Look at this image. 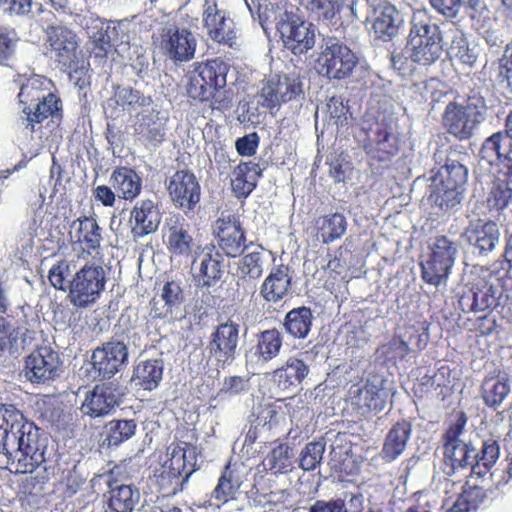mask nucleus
<instances>
[{
  "mask_svg": "<svg viewBox=\"0 0 512 512\" xmlns=\"http://www.w3.org/2000/svg\"><path fill=\"white\" fill-rule=\"evenodd\" d=\"M512 201V163L506 165L505 171H499L487 198L491 210L501 211Z\"/></svg>",
  "mask_w": 512,
  "mask_h": 512,
  "instance_id": "obj_34",
  "label": "nucleus"
},
{
  "mask_svg": "<svg viewBox=\"0 0 512 512\" xmlns=\"http://www.w3.org/2000/svg\"><path fill=\"white\" fill-rule=\"evenodd\" d=\"M292 271L288 265L274 266L260 286V296L265 302L278 303L292 290Z\"/></svg>",
  "mask_w": 512,
  "mask_h": 512,
  "instance_id": "obj_26",
  "label": "nucleus"
},
{
  "mask_svg": "<svg viewBox=\"0 0 512 512\" xmlns=\"http://www.w3.org/2000/svg\"><path fill=\"white\" fill-rule=\"evenodd\" d=\"M120 404V393L111 384L96 385L87 393L81 411L91 418L104 417L115 411Z\"/></svg>",
  "mask_w": 512,
  "mask_h": 512,
  "instance_id": "obj_24",
  "label": "nucleus"
},
{
  "mask_svg": "<svg viewBox=\"0 0 512 512\" xmlns=\"http://www.w3.org/2000/svg\"><path fill=\"white\" fill-rule=\"evenodd\" d=\"M325 445L318 441L309 442L300 454L299 465L305 471L314 470L321 462Z\"/></svg>",
  "mask_w": 512,
  "mask_h": 512,
  "instance_id": "obj_60",
  "label": "nucleus"
},
{
  "mask_svg": "<svg viewBox=\"0 0 512 512\" xmlns=\"http://www.w3.org/2000/svg\"><path fill=\"white\" fill-rule=\"evenodd\" d=\"M168 459L162 464V497L176 494L195 471L197 448L188 441H174L167 448Z\"/></svg>",
  "mask_w": 512,
  "mask_h": 512,
  "instance_id": "obj_5",
  "label": "nucleus"
},
{
  "mask_svg": "<svg viewBox=\"0 0 512 512\" xmlns=\"http://www.w3.org/2000/svg\"><path fill=\"white\" fill-rule=\"evenodd\" d=\"M107 275L104 267L95 261L85 263L70 279L68 299L77 308L95 304L105 290Z\"/></svg>",
  "mask_w": 512,
  "mask_h": 512,
  "instance_id": "obj_6",
  "label": "nucleus"
},
{
  "mask_svg": "<svg viewBox=\"0 0 512 512\" xmlns=\"http://www.w3.org/2000/svg\"><path fill=\"white\" fill-rule=\"evenodd\" d=\"M386 380L374 375L363 384H353L348 391L352 411L359 417L377 414L385 408L387 394L384 391Z\"/></svg>",
  "mask_w": 512,
  "mask_h": 512,
  "instance_id": "obj_15",
  "label": "nucleus"
},
{
  "mask_svg": "<svg viewBox=\"0 0 512 512\" xmlns=\"http://www.w3.org/2000/svg\"><path fill=\"white\" fill-rule=\"evenodd\" d=\"M302 93V83L298 78L275 74L261 81L256 97L258 104L275 116L283 104L297 99Z\"/></svg>",
  "mask_w": 512,
  "mask_h": 512,
  "instance_id": "obj_11",
  "label": "nucleus"
},
{
  "mask_svg": "<svg viewBox=\"0 0 512 512\" xmlns=\"http://www.w3.org/2000/svg\"><path fill=\"white\" fill-rule=\"evenodd\" d=\"M361 131L365 136L362 148L370 159L388 162L399 153L401 139L392 119L386 116L364 119Z\"/></svg>",
  "mask_w": 512,
  "mask_h": 512,
  "instance_id": "obj_4",
  "label": "nucleus"
},
{
  "mask_svg": "<svg viewBox=\"0 0 512 512\" xmlns=\"http://www.w3.org/2000/svg\"><path fill=\"white\" fill-rule=\"evenodd\" d=\"M75 268L73 261L59 260L49 270L48 279L51 285L57 290L69 292L70 279L74 275Z\"/></svg>",
  "mask_w": 512,
  "mask_h": 512,
  "instance_id": "obj_56",
  "label": "nucleus"
},
{
  "mask_svg": "<svg viewBox=\"0 0 512 512\" xmlns=\"http://www.w3.org/2000/svg\"><path fill=\"white\" fill-rule=\"evenodd\" d=\"M270 469L275 473L287 471L291 465L289 447L287 444H279L268 455Z\"/></svg>",
  "mask_w": 512,
  "mask_h": 512,
  "instance_id": "obj_63",
  "label": "nucleus"
},
{
  "mask_svg": "<svg viewBox=\"0 0 512 512\" xmlns=\"http://www.w3.org/2000/svg\"><path fill=\"white\" fill-rule=\"evenodd\" d=\"M185 220L180 215H172L166 219L168 230L167 249L171 256L188 257L193 248V238L185 228Z\"/></svg>",
  "mask_w": 512,
  "mask_h": 512,
  "instance_id": "obj_30",
  "label": "nucleus"
},
{
  "mask_svg": "<svg viewBox=\"0 0 512 512\" xmlns=\"http://www.w3.org/2000/svg\"><path fill=\"white\" fill-rule=\"evenodd\" d=\"M259 104L253 101H241L238 106V120L242 124L258 125L261 123Z\"/></svg>",
  "mask_w": 512,
  "mask_h": 512,
  "instance_id": "obj_64",
  "label": "nucleus"
},
{
  "mask_svg": "<svg viewBox=\"0 0 512 512\" xmlns=\"http://www.w3.org/2000/svg\"><path fill=\"white\" fill-rule=\"evenodd\" d=\"M357 63L358 58L355 53L342 43L327 45L317 59L319 73L336 80L351 76Z\"/></svg>",
  "mask_w": 512,
  "mask_h": 512,
  "instance_id": "obj_17",
  "label": "nucleus"
},
{
  "mask_svg": "<svg viewBox=\"0 0 512 512\" xmlns=\"http://www.w3.org/2000/svg\"><path fill=\"white\" fill-rule=\"evenodd\" d=\"M72 228L76 229L77 241L88 250L96 251L100 248L102 236L97 221L92 217L78 218L73 221Z\"/></svg>",
  "mask_w": 512,
  "mask_h": 512,
  "instance_id": "obj_44",
  "label": "nucleus"
},
{
  "mask_svg": "<svg viewBox=\"0 0 512 512\" xmlns=\"http://www.w3.org/2000/svg\"><path fill=\"white\" fill-rule=\"evenodd\" d=\"M128 346L123 341H108L96 348L91 356L94 379H110L127 363Z\"/></svg>",
  "mask_w": 512,
  "mask_h": 512,
  "instance_id": "obj_19",
  "label": "nucleus"
},
{
  "mask_svg": "<svg viewBox=\"0 0 512 512\" xmlns=\"http://www.w3.org/2000/svg\"><path fill=\"white\" fill-rule=\"evenodd\" d=\"M410 351L411 348L398 334H395L388 343L382 346L383 355L394 363L404 360Z\"/></svg>",
  "mask_w": 512,
  "mask_h": 512,
  "instance_id": "obj_62",
  "label": "nucleus"
},
{
  "mask_svg": "<svg viewBox=\"0 0 512 512\" xmlns=\"http://www.w3.org/2000/svg\"><path fill=\"white\" fill-rule=\"evenodd\" d=\"M229 66L220 58L208 59L194 64L188 91L200 101L215 97L226 86Z\"/></svg>",
  "mask_w": 512,
  "mask_h": 512,
  "instance_id": "obj_10",
  "label": "nucleus"
},
{
  "mask_svg": "<svg viewBox=\"0 0 512 512\" xmlns=\"http://www.w3.org/2000/svg\"><path fill=\"white\" fill-rule=\"evenodd\" d=\"M313 314L309 307L301 306L290 310L283 321L288 335L295 339H304L312 328Z\"/></svg>",
  "mask_w": 512,
  "mask_h": 512,
  "instance_id": "obj_38",
  "label": "nucleus"
},
{
  "mask_svg": "<svg viewBox=\"0 0 512 512\" xmlns=\"http://www.w3.org/2000/svg\"><path fill=\"white\" fill-rule=\"evenodd\" d=\"M468 418L464 411H459L441 436L445 474L451 477L458 469L470 468L471 475L482 477L496 464L500 456V446L495 439L482 441L479 449L472 442L460 439L465 431Z\"/></svg>",
  "mask_w": 512,
  "mask_h": 512,
  "instance_id": "obj_2",
  "label": "nucleus"
},
{
  "mask_svg": "<svg viewBox=\"0 0 512 512\" xmlns=\"http://www.w3.org/2000/svg\"><path fill=\"white\" fill-rule=\"evenodd\" d=\"M304 360L291 356L271 373V381L282 391L297 387L309 374Z\"/></svg>",
  "mask_w": 512,
  "mask_h": 512,
  "instance_id": "obj_29",
  "label": "nucleus"
},
{
  "mask_svg": "<svg viewBox=\"0 0 512 512\" xmlns=\"http://www.w3.org/2000/svg\"><path fill=\"white\" fill-rule=\"evenodd\" d=\"M439 183L451 187L464 189L467 182L468 170L460 162L447 159L445 165L439 171Z\"/></svg>",
  "mask_w": 512,
  "mask_h": 512,
  "instance_id": "obj_55",
  "label": "nucleus"
},
{
  "mask_svg": "<svg viewBox=\"0 0 512 512\" xmlns=\"http://www.w3.org/2000/svg\"><path fill=\"white\" fill-rule=\"evenodd\" d=\"M468 243L480 254L491 252L499 241V228L494 221L477 219L469 223L464 231Z\"/></svg>",
  "mask_w": 512,
  "mask_h": 512,
  "instance_id": "obj_27",
  "label": "nucleus"
},
{
  "mask_svg": "<svg viewBox=\"0 0 512 512\" xmlns=\"http://www.w3.org/2000/svg\"><path fill=\"white\" fill-rule=\"evenodd\" d=\"M429 326L427 320H415L404 324L398 335L411 349L422 351L429 341Z\"/></svg>",
  "mask_w": 512,
  "mask_h": 512,
  "instance_id": "obj_47",
  "label": "nucleus"
},
{
  "mask_svg": "<svg viewBox=\"0 0 512 512\" xmlns=\"http://www.w3.org/2000/svg\"><path fill=\"white\" fill-rule=\"evenodd\" d=\"M397 11L394 7H385L373 22L372 30L376 38L391 40L398 32Z\"/></svg>",
  "mask_w": 512,
  "mask_h": 512,
  "instance_id": "obj_50",
  "label": "nucleus"
},
{
  "mask_svg": "<svg viewBox=\"0 0 512 512\" xmlns=\"http://www.w3.org/2000/svg\"><path fill=\"white\" fill-rule=\"evenodd\" d=\"M262 176L260 165L253 161H241L231 173V189L241 199L247 198L256 188Z\"/></svg>",
  "mask_w": 512,
  "mask_h": 512,
  "instance_id": "obj_28",
  "label": "nucleus"
},
{
  "mask_svg": "<svg viewBox=\"0 0 512 512\" xmlns=\"http://www.w3.org/2000/svg\"><path fill=\"white\" fill-rule=\"evenodd\" d=\"M510 390L507 378L499 375H488L481 384V398L487 407L497 409L508 396Z\"/></svg>",
  "mask_w": 512,
  "mask_h": 512,
  "instance_id": "obj_36",
  "label": "nucleus"
},
{
  "mask_svg": "<svg viewBox=\"0 0 512 512\" xmlns=\"http://www.w3.org/2000/svg\"><path fill=\"white\" fill-rule=\"evenodd\" d=\"M139 498V491L131 485L111 487L105 512H132Z\"/></svg>",
  "mask_w": 512,
  "mask_h": 512,
  "instance_id": "obj_39",
  "label": "nucleus"
},
{
  "mask_svg": "<svg viewBox=\"0 0 512 512\" xmlns=\"http://www.w3.org/2000/svg\"><path fill=\"white\" fill-rule=\"evenodd\" d=\"M411 424L406 421L396 422L388 431L381 449V458L385 462H392L397 459L405 450L411 436Z\"/></svg>",
  "mask_w": 512,
  "mask_h": 512,
  "instance_id": "obj_31",
  "label": "nucleus"
},
{
  "mask_svg": "<svg viewBox=\"0 0 512 512\" xmlns=\"http://www.w3.org/2000/svg\"><path fill=\"white\" fill-rule=\"evenodd\" d=\"M131 214L136 222L133 230L139 235L156 231L160 223V213L150 200H144L139 206H135Z\"/></svg>",
  "mask_w": 512,
  "mask_h": 512,
  "instance_id": "obj_40",
  "label": "nucleus"
},
{
  "mask_svg": "<svg viewBox=\"0 0 512 512\" xmlns=\"http://www.w3.org/2000/svg\"><path fill=\"white\" fill-rule=\"evenodd\" d=\"M283 345V335L277 328L259 332L256 335L254 355L262 362H269L276 358Z\"/></svg>",
  "mask_w": 512,
  "mask_h": 512,
  "instance_id": "obj_37",
  "label": "nucleus"
},
{
  "mask_svg": "<svg viewBox=\"0 0 512 512\" xmlns=\"http://www.w3.org/2000/svg\"><path fill=\"white\" fill-rule=\"evenodd\" d=\"M486 110V101L480 90L472 88L462 101L454 100L446 105L442 114V124L447 133L456 139L468 140L484 120Z\"/></svg>",
  "mask_w": 512,
  "mask_h": 512,
  "instance_id": "obj_3",
  "label": "nucleus"
},
{
  "mask_svg": "<svg viewBox=\"0 0 512 512\" xmlns=\"http://www.w3.org/2000/svg\"><path fill=\"white\" fill-rule=\"evenodd\" d=\"M487 499L486 490L477 485H470L468 482L462 488L451 508L444 512H473L476 511Z\"/></svg>",
  "mask_w": 512,
  "mask_h": 512,
  "instance_id": "obj_42",
  "label": "nucleus"
},
{
  "mask_svg": "<svg viewBox=\"0 0 512 512\" xmlns=\"http://www.w3.org/2000/svg\"><path fill=\"white\" fill-rule=\"evenodd\" d=\"M144 331L151 347H155L160 342V309L155 297L150 301L148 314L145 315Z\"/></svg>",
  "mask_w": 512,
  "mask_h": 512,
  "instance_id": "obj_58",
  "label": "nucleus"
},
{
  "mask_svg": "<svg viewBox=\"0 0 512 512\" xmlns=\"http://www.w3.org/2000/svg\"><path fill=\"white\" fill-rule=\"evenodd\" d=\"M316 238L323 244H330L341 239L348 227L346 217L340 212H333L315 219Z\"/></svg>",
  "mask_w": 512,
  "mask_h": 512,
  "instance_id": "obj_33",
  "label": "nucleus"
},
{
  "mask_svg": "<svg viewBox=\"0 0 512 512\" xmlns=\"http://www.w3.org/2000/svg\"><path fill=\"white\" fill-rule=\"evenodd\" d=\"M250 389V379L246 376H225L221 387L217 391L215 395V399L225 400L227 398H232L239 396L248 392Z\"/></svg>",
  "mask_w": 512,
  "mask_h": 512,
  "instance_id": "obj_57",
  "label": "nucleus"
},
{
  "mask_svg": "<svg viewBox=\"0 0 512 512\" xmlns=\"http://www.w3.org/2000/svg\"><path fill=\"white\" fill-rule=\"evenodd\" d=\"M61 364L58 352L47 346L39 347L26 357L24 377L32 384H48L59 376Z\"/></svg>",
  "mask_w": 512,
  "mask_h": 512,
  "instance_id": "obj_18",
  "label": "nucleus"
},
{
  "mask_svg": "<svg viewBox=\"0 0 512 512\" xmlns=\"http://www.w3.org/2000/svg\"><path fill=\"white\" fill-rule=\"evenodd\" d=\"M280 414V406L272 402H260L253 408L252 421L256 428L270 431L278 425Z\"/></svg>",
  "mask_w": 512,
  "mask_h": 512,
  "instance_id": "obj_51",
  "label": "nucleus"
},
{
  "mask_svg": "<svg viewBox=\"0 0 512 512\" xmlns=\"http://www.w3.org/2000/svg\"><path fill=\"white\" fill-rule=\"evenodd\" d=\"M464 189L436 183L430 194V200L441 210L447 211L459 205Z\"/></svg>",
  "mask_w": 512,
  "mask_h": 512,
  "instance_id": "obj_54",
  "label": "nucleus"
},
{
  "mask_svg": "<svg viewBox=\"0 0 512 512\" xmlns=\"http://www.w3.org/2000/svg\"><path fill=\"white\" fill-rule=\"evenodd\" d=\"M47 118L59 124L62 119L61 100L53 93L45 94L33 107L25 106L21 109L16 121V130L25 139H33L34 134Z\"/></svg>",
  "mask_w": 512,
  "mask_h": 512,
  "instance_id": "obj_14",
  "label": "nucleus"
},
{
  "mask_svg": "<svg viewBox=\"0 0 512 512\" xmlns=\"http://www.w3.org/2000/svg\"><path fill=\"white\" fill-rule=\"evenodd\" d=\"M510 146L511 143L506 134L496 132L484 141L480 149V155L483 159H487L491 163L501 159H507L511 162L512 151Z\"/></svg>",
  "mask_w": 512,
  "mask_h": 512,
  "instance_id": "obj_45",
  "label": "nucleus"
},
{
  "mask_svg": "<svg viewBox=\"0 0 512 512\" xmlns=\"http://www.w3.org/2000/svg\"><path fill=\"white\" fill-rule=\"evenodd\" d=\"M494 281L498 278L491 272L477 276L468 283L458 303L464 313L492 311L498 305L500 292Z\"/></svg>",
  "mask_w": 512,
  "mask_h": 512,
  "instance_id": "obj_13",
  "label": "nucleus"
},
{
  "mask_svg": "<svg viewBox=\"0 0 512 512\" xmlns=\"http://www.w3.org/2000/svg\"><path fill=\"white\" fill-rule=\"evenodd\" d=\"M218 247L228 257L241 255L246 248V234L239 216L222 214L213 224Z\"/></svg>",
  "mask_w": 512,
  "mask_h": 512,
  "instance_id": "obj_21",
  "label": "nucleus"
},
{
  "mask_svg": "<svg viewBox=\"0 0 512 512\" xmlns=\"http://www.w3.org/2000/svg\"><path fill=\"white\" fill-rule=\"evenodd\" d=\"M411 59L421 65L429 66L442 54V35L439 27L429 19L413 17L409 34Z\"/></svg>",
  "mask_w": 512,
  "mask_h": 512,
  "instance_id": "obj_8",
  "label": "nucleus"
},
{
  "mask_svg": "<svg viewBox=\"0 0 512 512\" xmlns=\"http://www.w3.org/2000/svg\"><path fill=\"white\" fill-rule=\"evenodd\" d=\"M136 385L148 391L156 389L160 382V365L157 359L142 361L134 372Z\"/></svg>",
  "mask_w": 512,
  "mask_h": 512,
  "instance_id": "obj_49",
  "label": "nucleus"
},
{
  "mask_svg": "<svg viewBox=\"0 0 512 512\" xmlns=\"http://www.w3.org/2000/svg\"><path fill=\"white\" fill-rule=\"evenodd\" d=\"M105 428V441L109 446H118L135 434L137 424L133 419H120L110 421Z\"/></svg>",
  "mask_w": 512,
  "mask_h": 512,
  "instance_id": "obj_52",
  "label": "nucleus"
},
{
  "mask_svg": "<svg viewBox=\"0 0 512 512\" xmlns=\"http://www.w3.org/2000/svg\"><path fill=\"white\" fill-rule=\"evenodd\" d=\"M280 38L294 55H301L315 45V26L298 11L286 10L276 25Z\"/></svg>",
  "mask_w": 512,
  "mask_h": 512,
  "instance_id": "obj_12",
  "label": "nucleus"
},
{
  "mask_svg": "<svg viewBox=\"0 0 512 512\" xmlns=\"http://www.w3.org/2000/svg\"><path fill=\"white\" fill-rule=\"evenodd\" d=\"M456 246L447 236L435 238L430 246V254L424 263H421L423 280L431 285L438 286L442 280L447 279L456 255Z\"/></svg>",
  "mask_w": 512,
  "mask_h": 512,
  "instance_id": "obj_16",
  "label": "nucleus"
},
{
  "mask_svg": "<svg viewBox=\"0 0 512 512\" xmlns=\"http://www.w3.org/2000/svg\"><path fill=\"white\" fill-rule=\"evenodd\" d=\"M242 484L241 464L228 461L218 478L217 485L210 493V506L220 508L228 502L236 500Z\"/></svg>",
  "mask_w": 512,
  "mask_h": 512,
  "instance_id": "obj_23",
  "label": "nucleus"
},
{
  "mask_svg": "<svg viewBox=\"0 0 512 512\" xmlns=\"http://www.w3.org/2000/svg\"><path fill=\"white\" fill-rule=\"evenodd\" d=\"M40 429L13 405L0 406V466L32 473L44 461Z\"/></svg>",
  "mask_w": 512,
  "mask_h": 512,
  "instance_id": "obj_1",
  "label": "nucleus"
},
{
  "mask_svg": "<svg viewBox=\"0 0 512 512\" xmlns=\"http://www.w3.org/2000/svg\"><path fill=\"white\" fill-rule=\"evenodd\" d=\"M444 367L434 372L432 375L425 374L419 377L413 385L412 391L415 397L418 399H424L429 397H442L443 389L445 384L443 383L444 373L442 370Z\"/></svg>",
  "mask_w": 512,
  "mask_h": 512,
  "instance_id": "obj_48",
  "label": "nucleus"
},
{
  "mask_svg": "<svg viewBox=\"0 0 512 512\" xmlns=\"http://www.w3.org/2000/svg\"><path fill=\"white\" fill-rule=\"evenodd\" d=\"M46 55L57 63L60 69L72 75L85 68L79 50L77 35L63 26H50L46 30Z\"/></svg>",
  "mask_w": 512,
  "mask_h": 512,
  "instance_id": "obj_7",
  "label": "nucleus"
},
{
  "mask_svg": "<svg viewBox=\"0 0 512 512\" xmlns=\"http://www.w3.org/2000/svg\"><path fill=\"white\" fill-rule=\"evenodd\" d=\"M162 300H164L166 307L165 316L170 314L171 318H176L178 314H181L185 302V293L180 282L167 281L162 287Z\"/></svg>",
  "mask_w": 512,
  "mask_h": 512,
  "instance_id": "obj_53",
  "label": "nucleus"
},
{
  "mask_svg": "<svg viewBox=\"0 0 512 512\" xmlns=\"http://www.w3.org/2000/svg\"><path fill=\"white\" fill-rule=\"evenodd\" d=\"M167 191L173 205L185 214L195 209L200 201L201 186L188 170H178L169 179Z\"/></svg>",
  "mask_w": 512,
  "mask_h": 512,
  "instance_id": "obj_20",
  "label": "nucleus"
},
{
  "mask_svg": "<svg viewBox=\"0 0 512 512\" xmlns=\"http://www.w3.org/2000/svg\"><path fill=\"white\" fill-rule=\"evenodd\" d=\"M151 102L150 97L141 95L138 90L118 86L115 89L114 95L107 100L106 109L120 108V110L124 111L136 107L149 106Z\"/></svg>",
  "mask_w": 512,
  "mask_h": 512,
  "instance_id": "obj_41",
  "label": "nucleus"
},
{
  "mask_svg": "<svg viewBox=\"0 0 512 512\" xmlns=\"http://www.w3.org/2000/svg\"><path fill=\"white\" fill-rule=\"evenodd\" d=\"M13 83L19 87L17 97L22 108H25V106L33 107L45 95L41 88L42 80L36 75L27 77L26 75L17 74Z\"/></svg>",
  "mask_w": 512,
  "mask_h": 512,
  "instance_id": "obj_43",
  "label": "nucleus"
},
{
  "mask_svg": "<svg viewBox=\"0 0 512 512\" xmlns=\"http://www.w3.org/2000/svg\"><path fill=\"white\" fill-rule=\"evenodd\" d=\"M197 39L194 34L186 28H169L162 39L164 54L173 63H185L195 57Z\"/></svg>",
  "mask_w": 512,
  "mask_h": 512,
  "instance_id": "obj_22",
  "label": "nucleus"
},
{
  "mask_svg": "<svg viewBox=\"0 0 512 512\" xmlns=\"http://www.w3.org/2000/svg\"><path fill=\"white\" fill-rule=\"evenodd\" d=\"M198 284L205 287L215 285L223 274V257L215 247H206L199 256Z\"/></svg>",
  "mask_w": 512,
  "mask_h": 512,
  "instance_id": "obj_32",
  "label": "nucleus"
},
{
  "mask_svg": "<svg viewBox=\"0 0 512 512\" xmlns=\"http://www.w3.org/2000/svg\"><path fill=\"white\" fill-rule=\"evenodd\" d=\"M236 272L259 279L263 274V254L260 251L245 254L239 259Z\"/></svg>",
  "mask_w": 512,
  "mask_h": 512,
  "instance_id": "obj_59",
  "label": "nucleus"
},
{
  "mask_svg": "<svg viewBox=\"0 0 512 512\" xmlns=\"http://www.w3.org/2000/svg\"><path fill=\"white\" fill-rule=\"evenodd\" d=\"M239 333L240 325L230 318L217 324L211 331L206 345L207 363L211 362L218 372L235 361L238 354Z\"/></svg>",
  "mask_w": 512,
  "mask_h": 512,
  "instance_id": "obj_9",
  "label": "nucleus"
},
{
  "mask_svg": "<svg viewBox=\"0 0 512 512\" xmlns=\"http://www.w3.org/2000/svg\"><path fill=\"white\" fill-rule=\"evenodd\" d=\"M117 33V27H111L110 23L106 26L101 22V27L97 29V31H92L89 33V37L94 42V49L98 50L96 54L98 56H104L111 48V41L114 39L115 34Z\"/></svg>",
  "mask_w": 512,
  "mask_h": 512,
  "instance_id": "obj_61",
  "label": "nucleus"
},
{
  "mask_svg": "<svg viewBox=\"0 0 512 512\" xmlns=\"http://www.w3.org/2000/svg\"><path fill=\"white\" fill-rule=\"evenodd\" d=\"M203 21L207 34L213 41L233 47L236 40L234 22L226 17L225 11L217 8L216 3H207Z\"/></svg>",
  "mask_w": 512,
  "mask_h": 512,
  "instance_id": "obj_25",
  "label": "nucleus"
},
{
  "mask_svg": "<svg viewBox=\"0 0 512 512\" xmlns=\"http://www.w3.org/2000/svg\"><path fill=\"white\" fill-rule=\"evenodd\" d=\"M109 182L117 195L125 200L135 199L142 188L141 178L134 170L127 167L115 169Z\"/></svg>",
  "mask_w": 512,
  "mask_h": 512,
  "instance_id": "obj_35",
  "label": "nucleus"
},
{
  "mask_svg": "<svg viewBox=\"0 0 512 512\" xmlns=\"http://www.w3.org/2000/svg\"><path fill=\"white\" fill-rule=\"evenodd\" d=\"M353 4L354 0H309L306 8L318 21H332L344 9L352 10Z\"/></svg>",
  "mask_w": 512,
  "mask_h": 512,
  "instance_id": "obj_46",
  "label": "nucleus"
}]
</instances>
